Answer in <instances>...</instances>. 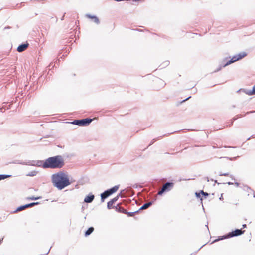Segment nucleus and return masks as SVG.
<instances>
[{"label":"nucleus","mask_w":255,"mask_h":255,"mask_svg":"<svg viewBox=\"0 0 255 255\" xmlns=\"http://www.w3.org/2000/svg\"><path fill=\"white\" fill-rule=\"evenodd\" d=\"M12 163H14V164H22V165H25V162H22L20 160H15V161H14L13 162H11Z\"/></svg>","instance_id":"obj_32"},{"label":"nucleus","mask_w":255,"mask_h":255,"mask_svg":"<svg viewBox=\"0 0 255 255\" xmlns=\"http://www.w3.org/2000/svg\"><path fill=\"white\" fill-rule=\"evenodd\" d=\"M206 245V244H205L203 245H202L197 251H196V252H195L194 253H191L190 254V255H195L203 247H204Z\"/></svg>","instance_id":"obj_35"},{"label":"nucleus","mask_w":255,"mask_h":255,"mask_svg":"<svg viewBox=\"0 0 255 255\" xmlns=\"http://www.w3.org/2000/svg\"><path fill=\"white\" fill-rule=\"evenodd\" d=\"M233 63V62L231 58L230 59H228L227 57H226L222 61L220 65H221V66L223 68Z\"/></svg>","instance_id":"obj_13"},{"label":"nucleus","mask_w":255,"mask_h":255,"mask_svg":"<svg viewBox=\"0 0 255 255\" xmlns=\"http://www.w3.org/2000/svg\"><path fill=\"white\" fill-rule=\"evenodd\" d=\"M114 208L115 209V210L119 213H125V211L126 210H125L123 207L119 206L118 205H117L116 206H114Z\"/></svg>","instance_id":"obj_19"},{"label":"nucleus","mask_w":255,"mask_h":255,"mask_svg":"<svg viewBox=\"0 0 255 255\" xmlns=\"http://www.w3.org/2000/svg\"><path fill=\"white\" fill-rule=\"evenodd\" d=\"M0 110H1V111L2 112H3V111H2V108H1V109H0Z\"/></svg>","instance_id":"obj_55"},{"label":"nucleus","mask_w":255,"mask_h":255,"mask_svg":"<svg viewBox=\"0 0 255 255\" xmlns=\"http://www.w3.org/2000/svg\"><path fill=\"white\" fill-rule=\"evenodd\" d=\"M41 198H42V196L35 197L34 196H32L27 197L26 199L28 200H37L38 199H40Z\"/></svg>","instance_id":"obj_24"},{"label":"nucleus","mask_w":255,"mask_h":255,"mask_svg":"<svg viewBox=\"0 0 255 255\" xmlns=\"http://www.w3.org/2000/svg\"><path fill=\"white\" fill-rule=\"evenodd\" d=\"M139 212V210L135 211L134 212H128L126 210L125 214H127L128 217H133L135 214Z\"/></svg>","instance_id":"obj_22"},{"label":"nucleus","mask_w":255,"mask_h":255,"mask_svg":"<svg viewBox=\"0 0 255 255\" xmlns=\"http://www.w3.org/2000/svg\"><path fill=\"white\" fill-rule=\"evenodd\" d=\"M137 186H137V184H134V185H133V187L134 188H137Z\"/></svg>","instance_id":"obj_50"},{"label":"nucleus","mask_w":255,"mask_h":255,"mask_svg":"<svg viewBox=\"0 0 255 255\" xmlns=\"http://www.w3.org/2000/svg\"><path fill=\"white\" fill-rule=\"evenodd\" d=\"M254 112H255V111H250V112H248L246 114L252 113H254Z\"/></svg>","instance_id":"obj_47"},{"label":"nucleus","mask_w":255,"mask_h":255,"mask_svg":"<svg viewBox=\"0 0 255 255\" xmlns=\"http://www.w3.org/2000/svg\"><path fill=\"white\" fill-rule=\"evenodd\" d=\"M195 197L197 198L200 199L201 201V203L202 204V190H199V191H196L195 193Z\"/></svg>","instance_id":"obj_21"},{"label":"nucleus","mask_w":255,"mask_h":255,"mask_svg":"<svg viewBox=\"0 0 255 255\" xmlns=\"http://www.w3.org/2000/svg\"><path fill=\"white\" fill-rule=\"evenodd\" d=\"M23 2H21V3H20V7H21V6H22V5L23 4Z\"/></svg>","instance_id":"obj_52"},{"label":"nucleus","mask_w":255,"mask_h":255,"mask_svg":"<svg viewBox=\"0 0 255 255\" xmlns=\"http://www.w3.org/2000/svg\"><path fill=\"white\" fill-rule=\"evenodd\" d=\"M247 55V53L246 52H242L233 56L231 59L233 63L239 61Z\"/></svg>","instance_id":"obj_9"},{"label":"nucleus","mask_w":255,"mask_h":255,"mask_svg":"<svg viewBox=\"0 0 255 255\" xmlns=\"http://www.w3.org/2000/svg\"><path fill=\"white\" fill-rule=\"evenodd\" d=\"M174 183L172 181L166 182L162 186V188L158 192V195L162 196L164 193L171 191L174 187Z\"/></svg>","instance_id":"obj_6"},{"label":"nucleus","mask_w":255,"mask_h":255,"mask_svg":"<svg viewBox=\"0 0 255 255\" xmlns=\"http://www.w3.org/2000/svg\"><path fill=\"white\" fill-rule=\"evenodd\" d=\"M11 175H8V174H0V181L4 180L7 178L11 177Z\"/></svg>","instance_id":"obj_27"},{"label":"nucleus","mask_w":255,"mask_h":255,"mask_svg":"<svg viewBox=\"0 0 255 255\" xmlns=\"http://www.w3.org/2000/svg\"><path fill=\"white\" fill-rule=\"evenodd\" d=\"M85 17L90 19L92 21L95 23L97 24H99L100 23V20L99 18L95 15H91L90 14H86L85 15Z\"/></svg>","instance_id":"obj_12"},{"label":"nucleus","mask_w":255,"mask_h":255,"mask_svg":"<svg viewBox=\"0 0 255 255\" xmlns=\"http://www.w3.org/2000/svg\"><path fill=\"white\" fill-rule=\"evenodd\" d=\"M16 27H17V28H19V26H18V25H16Z\"/></svg>","instance_id":"obj_54"},{"label":"nucleus","mask_w":255,"mask_h":255,"mask_svg":"<svg viewBox=\"0 0 255 255\" xmlns=\"http://www.w3.org/2000/svg\"><path fill=\"white\" fill-rule=\"evenodd\" d=\"M11 27L9 26H5L4 28H3V30H5V29H11Z\"/></svg>","instance_id":"obj_40"},{"label":"nucleus","mask_w":255,"mask_h":255,"mask_svg":"<svg viewBox=\"0 0 255 255\" xmlns=\"http://www.w3.org/2000/svg\"><path fill=\"white\" fill-rule=\"evenodd\" d=\"M119 185H115L111 188L105 190L103 192L101 193L100 196L101 202H104L106 198L116 192L119 188Z\"/></svg>","instance_id":"obj_4"},{"label":"nucleus","mask_w":255,"mask_h":255,"mask_svg":"<svg viewBox=\"0 0 255 255\" xmlns=\"http://www.w3.org/2000/svg\"><path fill=\"white\" fill-rule=\"evenodd\" d=\"M206 226L207 227V228L208 230H209V228H208V225H206Z\"/></svg>","instance_id":"obj_53"},{"label":"nucleus","mask_w":255,"mask_h":255,"mask_svg":"<svg viewBox=\"0 0 255 255\" xmlns=\"http://www.w3.org/2000/svg\"><path fill=\"white\" fill-rule=\"evenodd\" d=\"M29 45L28 42H23L19 44L17 48V51L19 52H22L24 51Z\"/></svg>","instance_id":"obj_11"},{"label":"nucleus","mask_w":255,"mask_h":255,"mask_svg":"<svg viewBox=\"0 0 255 255\" xmlns=\"http://www.w3.org/2000/svg\"><path fill=\"white\" fill-rule=\"evenodd\" d=\"M243 186L244 187L243 190L249 193L248 195H249V193H252L253 195V197H255V192L252 189H251L248 185L243 184Z\"/></svg>","instance_id":"obj_18"},{"label":"nucleus","mask_w":255,"mask_h":255,"mask_svg":"<svg viewBox=\"0 0 255 255\" xmlns=\"http://www.w3.org/2000/svg\"><path fill=\"white\" fill-rule=\"evenodd\" d=\"M156 200V198H155L152 201L148 203H144L138 210H139V212L141 210H144L148 208V207L151 206Z\"/></svg>","instance_id":"obj_14"},{"label":"nucleus","mask_w":255,"mask_h":255,"mask_svg":"<svg viewBox=\"0 0 255 255\" xmlns=\"http://www.w3.org/2000/svg\"><path fill=\"white\" fill-rule=\"evenodd\" d=\"M40 204L39 202H31L30 203H27L25 205H22L18 206L16 208V209L13 211L12 213H15L20 211H22L24 210L27 208L32 207L35 205H39Z\"/></svg>","instance_id":"obj_7"},{"label":"nucleus","mask_w":255,"mask_h":255,"mask_svg":"<svg viewBox=\"0 0 255 255\" xmlns=\"http://www.w3.org/2000/svg\"><path fill=\"white\" fill-rule=\"evenodd\" d=\"M242 228H247V225H246V224H243V225H242Z\"/></svg>","instance_id":"obj_45"},{"label":"nucleus","mask_w":255,"mask_h":255,"mask_svg":"<svg viewBox=\"0 0 255 255\" xmlns=\"http://www.w3.org/2000/svg\"><path fill=\"white\" fill-rule=\"evenodd\" d=\"M65 165L63 158L61 155H56L46 159L43 163V168L60 169Z\"/></svg>","instance_id":"obj_2"},{"label":"nucleus","mask_w":255,"mask_h":255,"mask_svg":"<svg viewBox=\"0 0 255 255\" xmlns=\"http://www.w3.org/2000/svg\"><path fill=\"white\" fill-rule=\"evenodd\" d=\"M191 98V96H189L187 98H186V99L183 100L182 101H180L178 104H177V105H179V104H182V103L186 102L187 100H188V99H189Z\"/></svg>","instance_id":"obj_33"},{"label":"nucleus","mask_w":255,"mask_h":255,"mask_svg":"<svg viewBox=\"0 0 255 255\" xmlns=\"http://www.w3.org/2000/svg\"><path fill=\"white\" fill-rule=\"evenodd\" d=\"M219 176H230L232 179L233 180H235V178L234 177V176L232 175H230V174L229 173H222V172H220L219 174Z\"/></svg>","instance_id":"obj_26"},{"label":"nucleus","mask_w":255,"mask_h":255,"mask_svg":"<svg viewBox=\"0 0 255 255\" xmlns=\"http://www.w3.org/2000/svg\"><path fill=\"white\" fill-rule=\"evenodd\" d=\"M210 180L214 182V184L213 185L214 186L215 185V184H217L218 185L221 184V183L218 182L217 180H214L213 179L211 178L210 179Z\"/></svg>","instance_id":"obj_36"},{"label":"nucleus","mask_w":255,"mask_h":255,"mask_svg":"<svg viewBox=\"0 0 255 255\" xmlns=\"http://www.w3.org/2000/svg\"><path fill=\"white\" fill-rule=\"evenodd\" d=\"M242 91L244 92L245 94L247 95L251 96L253 95H255V84L253 86L252 89L251 90H247L246 89H240L239 90H238L237 92H239Z\"/></svg>","instance_id":"obj_10"},{"label":"nucleus","mask_w":255,"mask_h":255,"mask_svg":"<svg viewBox=\"0 0 255 255\" xmlns=\"http://www.w3.org/2000/svg\"><path fill=\"white\" fill-rule=\"evenodd\" d=\"M162 136H159V137H157V138H155L153 139L151 141V142H150V144H149V145L148 146V147H149V146H150L152 145L153 144H154V143L155 142H156L157 140H158L160 139L161 138H162Z\"/></svg>","instance_id":"obj_29"},{"label":"nucleus","mask_w":255,"mask_h":255,"mask_svg":"<svg viewBox=\"0 0 255 255\" xmlns=\"http://www.w3.org/2000/svg\"><path fill=\"white\" fill-rule=\"evenodd\" d=\"M170 62L169 61L166 60L164 61L161 65L159 66V67H161V69H163L165 68L166 67L168 66L169 65Z\"/></svg>","instance_id":"obj_25"},{"label":"nucleus","mask_w":255,"mask_h":255,"mask_svg":"<svg viewBox=\"0 0 255 255\" xmlns=\"http://www.w3.org/2000/svg\"><path fill=\"white\" fill-rule=\"evenodd\" d=\"M3 240V238L0 239V245L2 243Z\"/></svg>","instance_id":"obj_48"},{"label":"nucleus","mask_w":255,"mask_h":255,"mask_svg":"<svg viewBox=\"0 0 255 255\" xmlns=\"http://www.w3.org/2000/svg\"><path fill=\"white\" fill-rule=\"evenodd\" d=\"M65 13H64V15H63L62 16V17H61V20H64V17H65Z\"/></svg>","instance_id":"obj_46"},{"label":"nucleus","mask_w":255,"mask_h":255,"mask_svg":"<svg viewBox=\"0 0 255 255\" xmlns=\"http://www.w3.org/2000/svg\"><path fill=\"white\" fill-rule=\"evenodd\" d=\"M223 193H222V194H221V196H220V197H219V200H223Z\"/></svg>","instance_id":"obj_42"},{"label":"nucleus","mask_w":255,"mask_h":255,"mask_svg":"<svg viewBox=\"0 0 255 255\" xmlns=\"http://www.w3.org/2000/svg\"><path fill=\"white\" fill-rule=\"evenodd\" d=\"M234 184H235V186L236 187H239L240 186V184L238 182H235Z\"/></svg>","instance_id":"obj_41"},{"label":"nucleus","mask_w":255,"mask_h":255,"mask_svg":"<svg viewBox=\"0 0 255 255\" xmlns=\"http://www.w3.org/2000/svg\"><path fill=\"white\" fill-rule=\"evenodd\" d=\"M226 184H227L229 185H231L233 184V183L232 182H228L226 183Z\"/></svg>","instance_id":"obj_44"},{"label":"nucleus","mask_w":255,"mask_h":255,"mask_svg":"<svg viewBox=\"0 0 255 255\" xmlns=\"http://www.w3.org/2000/svg\"><path fill=\"white\" fill-rule=\"evenodd\" d=\"M51 181L53 186L60 190L70 185L68 175L62 171L53 174Z\"/></svg>","instance_id":"obj_1"},{"label":"nucleus","mask_w":255,"mask_h":255,"mask_svg":"<svg viewBox=\"0 0 255 255\" xmlns=\"http://www.w3.org/2000/svg\"><path fill=\"white\" fill-rule=\"evenodd\" d=\"M209 195V194L206 192H204L202 190V199H206Z\"/></svg>","instance_id":"obj_30"},{"label":"nucleus","mask_w":255,"mask_h":255,"mask_svg":"<svg viewBox=\"0 0 255 255\" xmlns=\"http://www.w3.org/2000/svg\"><path fill=\"white\" fill-rule=\"evenodd\" d=\"M49 136V135H47V136H46L45 137H46V138H47V137H48Z\"/></svg>","instance_id":"obj_56"},{"label":"nucleus","mask_w":255,"mask_h":255,"mask_svg":"<svg viewBox=\"0 0 255 255\" xmlns=\"http://www.w3.org/2000/svg\"><path fill=\"white\" fill-rule=\"evenodd\" d=\"M204 179L206 180L207 182H209L210 180V179L208 177H205L204 178Z\"/></svg>","instance_id":"obj_43"},{"label":"nucleus","mask_w":255,"mask_h":255,"mask_svg":"<svg viewBox=\"0 0 255 255\" xmlns=\"http://www.w3.org/2000/svg\"><path fill=\"white\" fill-rule=\"evenodd\" d=\"M115 197H118V199L119 198V197H122L121 192L118 193V195Z\"/></svg>","instance_id":"obj_39"},{"label":"nucleus","mask_w":255,"mask_h":255,"mask_svg":"<svg viewBox=\"0 0 255 255\" xmlns=\"http://www.w3.org/2000/svg\"><path fill=\"white\" fill-rule=\"evenodd\" d=\"M255 138V134H254V135H251L250 137H249V138H248L247 139V140H247H247H250L251 139H252V138Z\"/></svg>","instance_id":"obj_38"},{"label":"nucleus","mask_w":255,"mask_h":255,"mask_svg":"<svg viewBox=\"0 0 255 255\" xmlns=\"http://www.w3.org/2000/svg\"><path fill=\"white\" fill-rule=\"evenodd\" d=\"M95 196L91 193L88 194L84 198V201L87 203H90L93 202Z\"/></svg>","instance_id":"obj_16"},{"label":"nucleus","mask_w":255,"mask_h":255,"mask_svg":"<svg viewBox=\"0 0 255 255\" xmlns=\"http://www.w3.org/2000/svg\"><path fill=\"white\" fill-rule=\"evenodd\" d=\"M222 68L223 67L221 66V65H219L217 68L214 71V72H217L220 71Z\"/></svg>","instance_id":"obj_34"},{"label":"nucleus","mask_w":255,"mask_h":255,"mask_svg":"<svg viewBox=\"0 0 255 255\" xmlns=\"http://www.w3.org/2000/svg\"><path fill=\"white\" fill-rule=\"evenodd\" d=\"M93 119L87 118L75 120L72 122H68V123L80 126H87L90 125Z\"/></svg>","instance_id":"obj_5"},{"label":"nucleus","mask_w":255,"mask_h":255,"mask_svg":"<svg viewBox=\"0 0 255 255\" xmlns=\"http://www.w3.org/2000/svg\"><path fill=\"white\" fill-rule=\"evenodd\" d=\"M118 200V197H114L111 199L110 201L107 202V209H111L112 208H114L115 206H112L113 204H115V203Z\"/></svg>","instance_id":"obj_15"},{"label":"nucleus","mask_w":255,"mask_h":255,"mask_svg":"<svg viewBox=\"0 0 255 255\" xmlns=\"http://www.w3.org/2000/svg\"><path fill=\"white\" fill-rule=\"evenodd\" d=\"M239 157V156H237L234 157H221L220 158H224L228 159L231 161H234V160H236Z\"/></svg>","instance_id":"obj_31"},{"label":"nucleus","mask_w":255,"mask_h":255,"mask_svg":"<svg viewBox=\"0 0 255 255\" xmlns=\"http://www.w3.org/2000/svg\"><path fill=\"white\" fill-rule=\"evenodd\" d=\"M44 161L43 160H29L27 162H25L26 165L41 167L43 168V163Z\"/></svg>","instance_id":"obj_8"},{"label":"nucleus","mask_w":255,"mask_h":255,"mask_svg":"<svg viewBox=\"0 0 255 255\" xmlns=\"http://www.w3.org/2000/svg\"><path fill=\"white\" fill-rule=\"evenodd\" d=\"M241 117V116L240 115H238L236 116V117H234L232 118V119L231 120V122H230V124L229 125H226V126H231L233 125L234 122L237 120L238 118Z\"/></svg>","instance_id":"obj_23"},{"label":"nucleus","mask_w":255,"mask_h":255,"mask_svg":"<svg viewBox=\"0 0 255 255\" xmlns=\"http://www.w3.org/2000/svg\"><path fill=\"white\" fill-rule=\"evenodd\" d=\"M156 83L159 85V87L157 89V90H159V89L163 88L166 85V83L162 79L158 78H157Z\"/></svg>","instance_id":"obj_17"},{"label":"nucleus","mask_w":255,"mask_h":255,"mask_svg":"<svg viewBox=\"0 0 255 255\" xmlns=\"http://www.w3.org/2000/svg\"><path fill=\"white\" fill-rule=\"evenodd\" d=\"M37 173H38V171H35V170L29 172L28 173H27L26 174V176L33 177V176H36V174H37Z\"/></svg>","instance_id":"obj_28"},{"label":"nucleus","mask_w":255,"mask_h":255,"mask_svg":"<svg viewBox=\"0 0 255 255\" xmlns=\"http://www.w3.org/2000/svg\"><path fill=\"white\" fill-rule=\"evenodd\" d=\"M51 247L50 249H51ZM50 250V249H49V251H48V252H47V253L45 254V255H47L49 253V252Z\"/></svg>","instance_id":"obj_51"},{"label":"nucleus","mask_w":255,"mask_h":255,"mask_svg":"<svg viewBox=\"0 0 255 255\" xmlns=\"http://www.w3.org/2000/svg\"><path fill=\"white\" fill-rule=\"evenodd\" d=\"M69 182H70V184H72L73 183H74V182H75V180H74L72 178L70 179V178L69 177Z\"/></svg>","instance_id":"obj_37"},{"label":"nucleus","mask_w":255,"mask_h":255,"mask_svg":"<svg viewBox=\"0 0 255 255\" xmlns=\"http://www.w3.org/2000/svg\"><path fill=\"white\" fill-rule=\"evenodd\" d=\"M245 232L244 230H242L241 229H235L234 230H232L231 232H229L228 233L225 234L223 236H218V238L214 240H213L211 244L215 243L218 241L220 240H222L224 239H229L233 237H237L240 236L243 234Z\"/></svg>","instance_id":"obj_3"},{"label":"nucleus","mask_w":255,"mask_h":255,"mask_svg":"<svg viewBox=\"0 0 255 255\" xmlns=\"http://www.w3.org/2000/svg\"><path fill=\"white\" fill-rule=\"evenodd\" d=\"M94 231V228L93 227H89L87 230L85 232L84 235L85 237L89 236Z\"/></svg>","instance_id":"obj_20"},{"label":"nucleus","mask_w":255,"mask_h":255,"mask_svg":"<svg viewBox=\"0 0 255 255\" xmlns=\"http://www.w3.org/2000/svg\"><path fill=\"white\" fill-rule=\"evenodd\" d=\"M51 66H52V67H53V66H52V63H51L48 65V67L50 68Z\"/></svg>","instance_id":"obj_49"}]
</instances>
